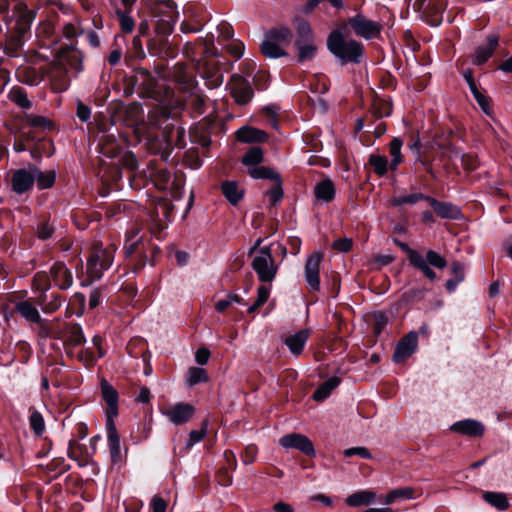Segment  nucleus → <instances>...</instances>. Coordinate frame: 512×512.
<instances>
[{"label":"nucleus","instance_id":"obj_1","mask_svg":"<svg viewBox=\"0 0 512 512\" xmlns=\"http://www.w3.org/2000/svg\"><path fill=\"white\" fill-rule=\"evenodd\" d=\"M327 47L343 63H359L363 55V45L356 40L345 39L340 30H334L329 34Z\"/></svg>","mask_w":512,"mask_h":512},{"label":"nucleus","instance_id":"obj_2","mask_svg":"<svg viewBox=\"0 0 512 512\" xmlns=\"http://www.w3.org/2000/svg\"><path fill=\"white\" fill-rule=\"evenodd\" d=\"M114 249L103 247L102 244H94L87 260L86 271L90 280H99L104 271L110 268L113 262Z\"/></svg>","mask_w":512,"mask_h":512},{"label":"nucleus","instance_id":"obj_3","mask_svg":"<svg viewBox=\"0 0 512 512\" xmlns=\"http://www.w3.org/2000/svg\"><path fill=\"white\" fill-rule=\"evenodd\" d=\"M151 12L157 18L156 32L170 34L178 18L176 4L172 0H159L151 6Z\"/></svg>","mask_w":512,"mask_h":512},{"label":"nucleus","instance_id":"obj_4","mask_svg":"<svg viewBox=\"0 0 512 512\" xmlns=\"http://www.w3.org/2000/svg\"><path fill=\"white\" fill-rule=\"evenodd\" d=\"M251 267L260 282L272 283L275 280L278 266L275 263L269 246L259 248L251 262Z\"/></svg>","mask_w":512,"mask_h":512},{"label":"nucleus","instance_id":"obj_5","mask_svg":"<svg viewBox=\"0 0 512 512\" xmlns=\"http://www.w3.org/2000/svg\"><path fill=\"white\" fill-rule=\"evenodd\" d=\"M347 24L355 35L366 40L378 37L382 30L380 23L370 20L362 14L349 18Z\"/></svg>","mask_w":512,"mask_h":512},{"label":"nucleus","instance_id":"obj_6","mask_svg":"<svg viewBox=\"0 0 512 512\" xmlns=\"http://www.w3.org/2000/svg\"><path fill=\"white\" fill-rule=\"evenodd\" d=\"M443 269L446 267L447 262L439 253L434 250H428L426 257H417L412 266L419 269L428 279L434 280L436 278L435 272L430 266Z\"/></svg>","mask_w":512,"mask_h":512},{"label":"nucleus","instance_id":"obj_7","mask_svg":"<svg viewBox=\"0 0 512 512\" xmlns=\"http://www.w3.org/2000/svg\"><path fill=\"white\" fill-rule=\"evenodd\" d=\"M228 86L232 97L239 105H246L253 97L250 83L240 75H233Z\"/></svg>","mask_w":512,"mask_h":512},{"label":"nucleus","instance_id":"obj_8","mask_svg":"<svg viewBox=\"0 0 512 512\" xmlns=\"http://www.w3.org/2000/svg\"><path fill=\"white\" fill-rule=\"evenodd\" d=\"M10 183L16 194L20 195L29 191L35 183V172L32 170V165L13 171Z\"/></svg>","mask_w":512,"mask_h":512},{"label":"nucleus","instance_id":"obj_9","mask_svg":"<svg viewBox=\"0 0 512 512\" xmlns=\"http://www.w3.org/2000/svg\"><path fill=\"white\" fill-rule=\"evenodd\" d=\"M279 444L285 449H296L308 456L315 455V449L310 439L299 433H290L279 439Z\"/></svg>","mask_w":512,"mask_h":512},{"label":"nucleus","instance_id":"obj_10","mask_svg":"<svg viewBox=\"0 0 512 512\" xmlns=\"http://www.w3.org/2000/svg\"><path fill=\"white\" fill-rule=\"evenodd\" d=\"M161 413L173 424L182 425L187 423L194 415L195 408L189 403H176L165 409Z\"/></svg>","mask_w":512,"mask_h":512},{"label":"nucleus","instance_id":"obj_11","mask_svg":"<svg viewBox=\"0 0 512 512\" xmlns=\"http://www.w3.org/2000/svg\"><path fill=\"white\" fill-rule=\"evenodd\" d=\"M323 255L320 252H313L305 263L304 276L305 280L312 291L320 289V264Z\"/></svg>","mask_w":512,"mask_h":512},{"label":"nucleus","instance_id":"obj_12","mask_svg":"<svg viewBox=\"0 0 512 512\" xmlns=\"http://www.w3.org/2000/svg\"><path fill=\"white\" fill-rule=\"evenodd\" d=\"M45 75L51 82L52 88L56 92L65 91L69 86L67 68L54 60L45 72Z\"/></svg>","mask_w":512,"mask_h":512},{"label":"nucleus","instance_id":"obj_13","mask_svg":"<svg viewBox=\"0 0 512 512\" xmlns=\"http://www.w3.org/2000/svg\"><path fill=\"white\" fill-rule=\"evenodd\" d=\"M418 344V335L412 331L403 337L397 344L393 354V361L395 363L404 362L416 350Z\"/></svg>","mask_w":512,"mask_h":512},{"label":"nucleus","instance_id":"obj_14","mask_svg":"<svg viewBox=\"0 0 512 512\" xmlns=\"http://www.w3.org/2000/svg\"><path fill=\"white\" fill-rule=\"evenodd\" d=\"M450 430L468 437H481L484 434V425L475 419H464L453 423Z\"/></svg>","mask_w":512,"mask_h":512},{"label":"nucleus","instance_id":"obj_15","mask_svg":"<svg viewBox=\"0 0 512 512\" xmlns=\"http://www.w3.org/2000/svg\"><path fill=\"white\" fill-rule=\"evenodd\" d=\"M200 73L211 89L219 87L224 81V75L218 68V62L214 59L206 61L200 68Z\"/></svg>","mask_w":512,"mask_h":512},{"label":"nucleus","instance_id":"obj_16","mask_svg":"<svg viewBox=\"0 0 512 512\" xmlns=\"http://www.w3.org/2000/svg\"><path fill=\"white\" fill-rule=\"evenodd\" d=\"M50 275L55 286L60 289L66 290L73 284L72 272L63 263H54L50 268Z\"/></svg>","mask_w":512,"mask_h":512},{"label":"nucleus","instance_id":"obj_17","mask_svg":"<svg viewBox=\"0 0 512 512\" xmlns=\"http://www.w3.org/2000/svg\"><path fill=\"white\" fill-rule=\"evenodd\" d=\"M65 68L69 67L71 69L80 71L82 70V55L80 51L75 49L74 47H67L61 49L57 57L55 59Z\"/></svg>","mask_w":512,"mask_h":512},{"label":"nucleus","instance_id":"obj_18","mask_svg":"<svg viewBox=\"0 0 512 512\" xmlns=\"http://www.w3.org/2000/svg\"><path fill=\"white\" fill-rule=\"evenodd\" d=\"M102 397L107 404L106 419H114L118 415V393L112 385L101 383Z\"/></svg>","mask_w":512,"mask_h":512},{"label":"nucleus","instance_id":"obj_19","mask_svg":"<svg viewBox=\"0 0 512 512\" xmlns=\"http://www.w3.org/2000/svg\"><path fill=\"white\" fill-rule=\"evenodd\" d=\"M498 36L490 35L487 38V44L476 48L472 58V62L475 65H481L485 63L494 53L498 45Z\"/></svg>","mask_w":512,"mask_h":512},{"label":"nucleus","instance_id":"obj_20","mask_svg":"<svg viewBox=\"0 0 512 512\" xmlns=\"http://www.w3.org/2000/svg\"><path fill=\"white\" fill-rule=\"evenodd\" d=\"M106 430L111 458L113 461H117L120 458L121 447L114 419H106Z\"/></svg>","mask_w":512,"mask_h":512},{"label":"nucleus","instance_id":"obj_21","mask_svg":"<svg viewBox=\"0 0 512 512\" xmlns=\"http://www.w3.org/2000/svg\"><path fill=\"white\" fill-rule=\"evenodd\" d=\"M309 336V330L303 329L291 336H288L285 339V344L287 345L292 354L298 356L302 353Z\"/></svg>","mask_w":512,"mask_h":512},{"label":"nucleus","instance_id":"obj_22","mask_svg":"<svg viewBox=\"0 0 512 512\" xmlns=\"http://www.w3.org/2000/svg\"><path fill=\"white\" fill-rule=\"evenodd\" d=\"M15 311L28 322L40 323L42 320L38 309L30 300H23L16 303Z\"/></svg>","mask_w":512,"mask_h":512},{"label":"nucleus","instance_id":"obj_23","mask_svg":"<svg viewBox=\"0 0 512 512\" xmlns=\"http://www.w3.org/2000/svg\"><path fill=\"white\" fill-rule=\"evenodd\" d=\"M63 338L65 343L72 347L80 346L85 342L82 328L77 323H70L66 325L63 330Z\"/></svg>","mask_w":512,"mask_h":512},{"label":"nucleus","instance_id":"obj_24","mask_svg":"<svg viewBox=\"0 0 512 512\" xmlns=\"http://www.w3.org/2000/svg\"><path fill=\"white\" fill-rule=\"evenodd\" d=\"M17 77L26 85L37 86L45 79V72L34 67H24L18 70Z\"/></svg>","mask_w":512,"mask_h":512},{"label":"nucleus","instance_id":"obj_25","mask_svg":"<svg viewBox=\"0 0 512 512\" xmlns=\"http://www.w3.org/2000/svg\"><path fill=\"white\" fill-rule=\"evenodd\" d=\"M14 11L17 15V23L22 30H26L36 16V11L29 9L23 1H19L15 4Z\"/></svg>","mask_w":512,"mask_h":512},{"label":"nucleus","instance_id":"obj_26","mask_svg":"<svg viewBox=\"0 0 512 512\" xmlns=\"http://www.w3.org/2000/svg\"><path fill=\"white\" fill-rule=\"evenodd\" d=\"M314 194L317 200L328 203L335 197V187L330 179H324L317 183L314 188Z\"/></svg>","mask_w":512,"mask_h":512},{"label":"nucleus","instance_id":"obj_27","mask_svg":"<svg viewBox=\"0 0 512 512\" xmlns=\"http://www.w3.org/2000/svg\"><path fill=\"white\" fill-rule=\"evenodd\" d=\"M377 495L370 490H363L355 492L346 498V504L351 507H360L363 505H370L375 502Z\"/></svg>","mask_w":512,"mask_h":512},{"label":"nucleus","instance_id":"obj_28","mask_svg":"<svg viewBox=\"0 0 512 512\" xmlns=\"http://www.w3.org/2000/svg\"><path fill=\"white\" fill-rule=\"evenodd\" d=\"M267 138L268 136L264 131L252 127H242L237 131V139L240 142H265Z\"/></svg>","mask_w":512,"mask_h":512},{"label":"nucleus","instance_id":"obj_29","mask_svg":"<svg viewBox=\"0 0 512 512\" xmlns=\"http://www.w3.org/2000/svg\"><path fill=\"white\" fill-rule=\"evenodd\" d=\"M114 13L119 23V27L122 33L130 34L133 32L136 22L131 15L132 12L127 10H121V7L115 5Z\"/></svg>","mask_w":512,"mask_h":512},{"label":"nucleus","instance_id":"obj_30","mask_svg":"<svg viewBox=\"0 0 512 512\" xmlns=\"http://www.w3.org/2000/svg\"><path fill=\"white\" fill-rule=\"evenodd\" d=\"M221 190L225 198L232 205H237L244 196V191L239 188L234 181H226L221 185Z\"/></svg>","mask_w":512,"mask_h":512},{"label":"nucleus","instance_id":"obj_31","mask_svg":"<svg viewBox=\"0 0 512 512\" xmlns=\"http://www.w3.org/2000/svg\"><path fill=\"white\" fill-rule=\"evenodd\" d=\"M295 45L298 50V61L305 62L312 60L317 52V46L315 44V40L312 41H302L296 40Z\"/></svg>","mask_w":512,"mask_h":512},{"label":"nucleus","instance_id":"obj_32","mask_svg":"<svg viewBox=\"0 0 512 512\" xmlns=\"http://www.w3.org/2000/svg\"><path fill=\"white\" fill-rule=\"evenodd\" d=\"M483 499L499 511L509 508V501L505 493L487 491L483 494Z\"/></svg>","mask_w":512,"mask_h":512},{"label":"nucleus","instance_id":"obj_33","mask_svg":"<svg viewBox=\"0 0 512 512\" xmlns=\"http://www.w3.org/2000/svg\"><path fill=\"white\" fill-rule=\"evenodd\" d=\"M434 211L442 218H456L458 209L449 203L439 202L431 197H427Z\"/></svg>","mask_w":512,"mask_h":512},{"label":"nucleus","instance_id":"obj_34","mask_svg":"<svg viewBox=\"0 0 512 512\" xmlns=\"http://www.w3.org/2000/svg\"><path fill=\"white\" fill-rule=\"evenodd\" d=\"M340 379L337 377H331L327 381H325L322 385H320L313 394V399L315 401H323L325 400L331 392L339 385Z\"/></svg>","mask_w":512,"mask_h":512},{"label":"nucleus","instance_id":"obj_35","mask_svg":"<svg viewBox=\"0 0 512 512\" xmlns=\"http://www.w3.org/2000/svg\"><path fill=\"white\" fill-rule=\"evenodd\" d=\"M32 170L35 172V181L39 189H47L55 183V172L53 170L42 172L36 166L32 165Z\"/></svg>","mask_w":512,"mask_h":512},{"label":"nucleus","instance_id":"obj_36","mask_svg":"<svg viewBox=\"0 0 512 512\" xmlns=\"http://www.w3.org/2000/svg\"><path fill=\"white\" fill-rule=\"evenodd\" d=\"M261 52L268 58H279L286 55V52L281 48V46L268 37L261 44Z\"/></svg>","mask_w":512,"mask_h":512},{"label":"nucleus","instance_id":"obj_37","mask_svg":"<svg viewBox=\"0 0 512 512\" xmlns=\"http://www.w3.org/2000/svg\"><path fill=\"white\" fill-rule=\"evenodd\" d=\"M415 491L411 487H403L391 490L384 498L387 505L394 503L397 499H414Z\"/></svg>","mask_w":512,"mask_h":512},{"label":"nucleus","instance_id":"obj_38","mask_svg":"<svg viewBox=\"0 0 512 512\" xmlns=\"http://www.w3.org/2000/svg\"><path fill=\"white\" fill-rule=\"evenodd\" d=\"M8 98L23 109H29L32 106L26 91L21 87H13L8 94Z\"/></svg>","mask_w":512,"mask_h":512},{"label":"nucleus","instance_id":"obj_39","mask_svg":"<svg viewBox=\"0 0 512 512\" xmlns=\"http://www.w3.org/2000/svg\"><path fill=\"white\" fill-rule=\"evenodd\" d=\"M369 164L373 168V171L378 176H383L387 173L389 168L388 159L384 155L371 154L369 156Z\"/></svg>","mask_w":512,"mask_h":512},{"label":"nucleus","instance_id":"obj_40","mask_svg":"<svg viewBox=\"0 0 512 512\" xmlns=\"http://www.w3.org/2000/svg\"><path fill=\"white\" fill-rule=\"evenodd\" d=\"M402 141L399 138H394L390 142L389 152L392 157V160L389 164L390 170L394 171L397 169L398 165L402 162Z\"/></svg>","mask_w":512,"mask_h":512},{"label":"nucleus","instance_id":"obj_41","mask_svg":"<svg viewBox=\"0 0 512 512\" xmlns=\"http://www.w3.org/2000/svg\"><path fill=\"white\" fill-rule=\"evenodd\" d=\"M248 173L254 179H271L274 181L280 177L273 169L265 166L250 167Z\"/></svg>","mask_w":512,"mask_h":512},{"label":"nucleus","instance_id":"obj_42","mask_svg":"<svg viewBox=\"0 0 512 512\" xmlns=\"http://www.w3.org/2000/svg\"><path fill=\"white\" fill-rule=\"evenodd\" d=\"M263 161V150L261 147L254 146L250 148L243 156L242 163L245 166L254 167Z\"/></svg>","mask_w":512,"mask_h":512},{"label":"nucleus","instance_id":"obj_43","mask_svg":"<svg viewBox=\"0 0 512 512\" xmlns=\"http://www.w3.org/2000/svg\"><path fill=\"white\" fill-rule=\"evenodd\" d=\"M267 37L279 45L288 44L292 39V32L287 27H279L270 31Z\"/></svg>","mask_w":512,"mask_h":512},{"label":"nucleus","instance_id":"obj_44","mask_svg":"<svg viewBox=\"0 0 512 512\" xmlns=\"http://www.w3.org/2000/svg\"><path fill=\"white\" fill-rule=\"evenodd\" d=\"M428 196L422 193H412L408 195L396 196L391 199V204L395 207L402 206L405 204L413 205L421 200H427Z\"/></svg>","mask_w":512,"mask_h":512},{"label":"nucleus","instance_id":"obj_45","mask_svg":"<svg viewBox=\"0 0 512 512\" xmlns=\"http://www.w3.org/2000/svg\"><path fill=\"white\" fill-rule=\"evenodd\" d=\"M138 230L137 229H131L127 232L126 236V242H125V250L126 255L130 256L134 254L140 246V238H137Z\"/></svg>","mask_w":512,"mask_h":512},{"label":"nucleus","instance_id":"obj_46","mask_svg":"<svg viewBox=\"0 0 512 512\" xmlns=\"http://www.w3.org/2000/svg\"><path fill=\"white\" fill-rule=\"evenodd\" d=\"M207 433V421L202 423V427L200 430H192L189 434V439L184 447V450L187 451L191 449L195 444L199 443L203 440Z\"/></svg>","mask_w":512,"mask_h":512},{"label":"nucleus","instance_id":"obj_47","mask_svg":"<svg viewBox=\"0 0 512 512\" xmlns=\"http://www.w3.org/2000/svg\"><path fill=\"white\" fill-rule=\"evenodd\" d=\"M208 375L205 369L199 367H191L188 370V383L193 386L200 382H206Z\"/></svg>","mask_w":512,"mask_h":512},{"label":"nucleus","instance_id":"obj_48","mask_svg":"<svg viewBox=\"0 0 512 512\" xmlns=\"http://www.w3.org/2000/svg\"><path fill=\"white\" fill-rule=\"evenodd\" d=\"M269 295H270L269 287H267L265 285L259 286L257 289V299H256L255 303L248 308V313H253L259 307L264 305L267 302Z\"/></svg>","mask_w":512,"mask_h":512},{"label":"nucleus","instance_id":"obj_49","mask_svg":"<svg viewBox=\"0 0 512 512\" xmlns=\"http://www.w3.org/2000/svg\"><path fill=\"white\" fill-rule=\"evenodd\" d=\"M296 31H297V35H298L297 40H302V41L314 40V34L312 32L310 24L307 21H305V20L299 21L296 25Z\"/></svg>","mask_w":512,"mask_h":512},{"label":"nucleus","instance_id":"obj_50","mask_svg":"<svg viewBox=\"0 0 512 512\" xmlns=\"http://www.w3.org/2000/svg\"><path fill=\"white\" fill-rule=\"evenodd\" d=\"M271 204H277L283 197L281 177L274 180L273 186L267 191Z\"/></svg>","mask_w":512,"mask_h":512},{"label":"nucleus","instance_id":"obj_51","mask_svg":"<svg viewBox=\"0 0 512 512\" xmlns=\"http://www.w3.org/2000/svg\"><path fill=\"white\" fill-rule=\"evenodd\" d=\"M135 79L137 83L145 86L147 90H152L154 88L155 79L146 69H139L135 75Z\"/></svg>","mask_w":512,"mask_h":512},{"label":"nucleus","instance_id":"obj_52","mask_svg":"<svg viewBox=\"0 0 512 512\" xmlns=\"http://www.w3.org/2000/svg\"><path fill=\"white\" fill-rule=\"evenodd\" d=\"M31 429L35 434L40 435L45 429L44 419L40 412L33 411L29 417Z\"/></svg>","mask_w":512,"mask_h":512},{"label":"nucleus","instance_id":"obj_53","mask_svg":"<svg viewBox=\"0 0 512 512\" xmlns=\"http://www.w3.org/2000/svg\"><path fill=\"white\" fill-rule=\"evenodd\" d=\"M33 284L37 290L47 291L50 287V282L46 272H37L34 276Z\"/></svg>","mask_w":512,"mask_h":512},{"label":"nucleus","instance_id":"obj_54","mask_svg":"<svg viewBox=\"0 0 512 512\" xmlns=\"http://www.w3.org/2000/svg\"><path fill=\"white\" fill-rule=\"evenodd\" d=\"M344 455L346 457L359 456L363 459H370L372 457L371 453L365 447H351V448L345 449Z\"/></svg>","mask_w":512,"mask_h":512},{"label":"nucleus","instance_id":"obj_55","mask_svg":"<svg viewBox=\"0 0 512 512\" xmlns=\"http://www.w3.org/2000/svg\"><path fill=\"white\" fill-rule=\"evenodd\" d=\"M374 319H375V322H374V332L375 334L379 335L383 329L386 327L387 323H388V318L387 316L382 313V312H378L374 315Z\"/></svg>","mask_w":512,"mask_h":512},{"label":"nucleus","instance_id":"obj_56","mask_svg":"<svg viewBox=\"0 0 512 512\" xmlns=\"http://www.w3.org/2000/svg\"><path fill=\"white\" fill-rule=\"evenodd\" d=\"M244 49V44L240 41H232L227 45V51L237 59L243 56Z\"/></svg>","mask_w":512,"mask_h":512},{"label":"nucleus","instance_id":"obj_57","mask_svg":"<svg viewBox=\"0 0 512 512\" xmlns=\"http://www.w3.org/2000/svg\"><path fill=\"white\" fill-rule=\"evenodd\" d=\"M121 164L130 171H134L138 167L137 159L131 152H126L122 156Z\"/></svg>","mask_w":512,"mask_h":512},{"label":"nucleus","instance_id":"obj_58","mask_svg":"<svg viewBox=\"0 0 512 512\" xmlns=\"http://www.w3.org/2000/svg\"><path fill=\"white\" fill-rule=\"evenodd\" d=\"M21 45H22V43L19 38L10 39L5 46L7 55H9L11 57H17L18 51H19Z\"/></svg>","mask_w":512,"mask_h":512},{"label":"nucleus","instance_id":"obj_59","mask_svg":"<svg viewBox=\"0 0 512 512\" xmlns=\"http://www.w3.org/2000/svg\"><path fill=\"white\" fill-rule=\"evenodd\" d=\"M353 241L351 238L337 239L333 242V249L339 252H348L352 248Z\"/></svg>","mask_w":512,"mask_h":512},{"label":"nucleus","instance_id":"obj_60","mask_svg":"<svg viewBox=\"0 0 512 512\" xmlns=\"http://www.w3.org/2000/svg\"><path fill=\"white\" fill-rule=\"evenodd\" d=\"M82 34V30L76 23H67L63 26V35L66 38H75Z\"/></svg>","mask_w":512,"mask_h":512},{"label":"nucleus","instance_id":"obj_61","mask_svg":"<svg viewBox=\"0 0 512 512\" xmlns=\"http://www.w3.org/2000/svg\"><path fill=\"white\" fill-rule=\"evenodd\" d=\"M53 231H54L53 225L48 222H44L38 226L37 234L40 239L45 240L52 236Z\"/></svg>","mask_w":512,"mask_h":512},{"label":"nucleus","instance_id":"obj_62","mask_svg":"<svg viewBox=\"0 0 512 512\" xmlns=\"http://www.w3.org/2000/svg\"><path fill=\"white\" fill-rule=\"evenodd\" d=\"M61 304H62L61 297L59 295H55V296H53V298L50 302L43 304L42 310L44 313H53L58 308H60Z\"/></svg>","mask_w":512,"mask_h":512},{"label":"nucleus","instance_id":"obj_63","mask_svg":"<svg viewBox=\"0 0 512 512\" xmlns=\"http://www.w3.org/2000/svg\"><path fill=\"white\" fill-rule=\"evenodd\" d=\"M451 272L453 274V279H457L458 281H463L465 278V267L460 262H453L451 264Z\"/></svg>","mask_w":512,"mask_h":512},{"label":"nucleus","instance_id":"obj_64","mask_svg":"<svg viewBox=\"0 0 512 512\" xmlns=\"http://www.w3.org/2000/svg\"><path fill=\"white\" fill-rule=\"evenodd\" d=\"M151 507L152 512H165L167 504L161 497L155 496L151 501Z\"/></svg>","mask_w":512,"mask_h":512}]
</instances>
